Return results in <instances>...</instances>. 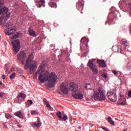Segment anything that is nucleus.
<instances>
[{"label": "nucleus", "instance_id": "f257e3e1", "mask_svg": "<svg viewBox=\"0 0 131 131\" xmlns=\"http://www.w3.org/2000/svg\"><path fill=\"white\" fill-rule=\"evenodd\" d=\"M45 64L41 63L37 71L35 73L34 77L37 79V77H38V79L40 82L41 83H45L46 81H48L50 88H54L55 86V82L57 81L58 79V76L55 73H50L46 70H45Z\"/></svg>", "mask_w": 131, "mask_h": 131}, {"label": "nucleus", "instance_id": "f03ea898", "mask_svg": "<svg viewBox=\"0 0 131 131\" xmlns=\"http://www.w3.org/2000/svg\"><path fill=\"white\" fill-rule=\"evenodd\" d=\"M70 91L72 92L73 97L75 99L78 100H81L83 98V95L82 93L80 91H78V85L77 84H71V85Z\"/></svg>", "mask_w": 131, "mask_h": 131}, {"label": "nucleus", "instance_id": "7ed1b4c3", "mask_svg": "<svg viewBox=\"0 0 131 131\" xmlns=\"http://www.w3.org/2000/svg\"><path fill=\"white\" fill-rule=\"evenodd\" d=\"M33 54H31L29 55L28 59L26 60V64H25V69H28L30 68L31 71H34L36 69L37 67L36 64L33 63Z\"/></svg>", "mask_w": 131, "mask_h": 131}, {"label": "nucleus", "instance_id": "20e7f679", "mask_svg": "<svg viewBox=\"0 0 131 131\" xmlns=\"http://www.w3.org/2000/svg\"><path fill=\"white\" fill-rule=\"evenodd\" d=\"M75 84L74 82H71V83H62L60 85V92L64 95H67L69 93V90L70 91V88H71V84ZM69 89V90H68Z\"/></svg>", "mask_w": 131, "mask_h": 131}, {"label": "nucleus", "instance_id": "39448f33", "mask_svg": "<svg viewBox=\"0 0 131 131\" xmlns=\"http://www.w3.org/2000/svg\"><path fill=\"white\" fill-rule=\"evenodd\" d=\"M0 15L3 17H5L6 19H9L11 16V13L9 12V8L5 6L4 7H0Z\"/></svg>", "mask_w": 131, "mask_h": 131}, {"label": "nucleus", "instance_id": "423d86ee", "mask_svg": "<svg viewBox=\"0 0 131 131\" xmlns=\"http://www.w3.org/2000/svg\"><path fill=\"white\" fill-rule=\"evenodd\" d=\"M11 42L14 48V53H18V51L20 50V49H21V44L20 42V40H19L18 39H16L14 41H12Z\"/></svg>", "mask_w": 131, "mask_h": 131}, {"label": "nucleus", "instance_id": "0eeeda50", "mask_svg": "<svg viewBox=\"0 0 131 131\" xmlns=\"http://www.w3.org/2000/svg\"><path fill=\"white\" fill-rule=\"evenodd\" d=\"M17 59L19 60V62H21L23 65H25V60L26 59V58H27L26 54L23 51L20 52L19 54L17 55Z\"/></svg>", "mask_w": 131, "mask_h": 131}, {"label": "nucleus", "instance_id": "6e6552de", "mask_svg": "<svg viewBox=\"0 0 131 131\" xmlns=\"http://www.w3.org/2000/svg\"><path fill=\"white\" fill-rule=\"evenodd\" d=\"M7 20H8V19L6 18V16L1 15V17H0V25L3 28H8V27H10V25L6 23L7 22Z\"/></svg>", "mask_w": 131, "mask_h": 131}, {"label": "nucleus", "instance_id": "1a4fd4ad", "mask_svg": "<svg viewBox=\"0 0 131 131\" xmlns=\"http://www.w3.org/2000/svg\"><path fill=\"white\" fill-rule=\"evenodd\" d=\"M16 27L14 26L12 28H9L5 30V32L7 35H11L14 34V33L16 32Z\"/></svg>", "mask_w": 131, "mask_h": 131}, {"label": "nucleus", "instance_id": "9d476101", "mask_svg": "<svg viewBox=\"0 0 131 131\" xmlns=\"http://www.w3.org/2000/svg\"><path fill=\"white\" fill-rule=\"evenodd\" d=\"M98 92H99L100 94L98 100L99 101H104V100H106V96H105V94H104L103 89H102V88H99L98 89Z\"/></svg>", "mask_w": 131, "mask_h": 131}, {"label": "nucleus", "instance_id": "9b49d317", "mask_svg": "<svg viewBox=\"0 0 131 131\" xmlns=\"http://www.w3.org/2000/svg\"><path fill=\"white\" fill-rule=\"evenodd\" d=\"M127 0H121L119 2V6L120 8V9H124V8H126L127 6V4H128L127 2Z\"/></svg>", "mask_w": 131, "mask_h": 131}, {"label": "nucleus", "instance_id": "f8f14e48", "mask_svg": "<svg viewBox=\"0 0 131 131\" xmlns=\"http://www.w3.org/2000/svg\"><path fill=\"white\" fill-rule=\"evenodd\" d=\"M31 125L33 127H40L41 126V122H40V119L39 118H37V123H31Z\"/></svg>", "mask_w": 131, "mask_h": 131}, {"label": "nucleus", "instance_id": "ddd939ff", "mask_svg": "<svg viewBox=\"0 0 131 131\" xmlns=\"http://www.w3.org/2000/svg\"><path fill=\"white\" fill-rule=\"evenodd\" d=\"M20 98H21V99H26V95L22 93H19V94L17 96V98H16L17 103L18 104H21V100H20Z\"/></svg>", "mask_w": 131, "mask_h": 131}, {"label": "nucleus", "instance_id": "4468645a", "mask_svg": "<svg viewBox=\"0 0 131 131\" xmlns=\"http://www.w3.org/2000/svg\"><path fill=\"white\" fill-rule=\"evenodd\" d=\"M93 94H91V97H92V98H94V99H97V100H99L100 92H96L95 90H93Z\"/></svg>", "mask_w": 131, "mask_h": 131}, {"label": "nucleus", "instance_id": "2eb2a0df", "mask_svg": "<svg viewBox=\"0 0 131 131\" xmlns=\"http://www.w3.org/2000/svg\"><path fill=\"white\" fill-rule=\"evenodd\" d=\"M126 99L124 98H120L118 101V105H121L122 106H124L125 104H126V102H125Z\"/></svg>", "mask_w": 131, "mask_h": 131}, {"label": "nucleus", "instance_id": "dca6fc26", "mask_svg": "<svg viewBox=\"0 0 131 131\" xmlns=\"http://www.w3.org/2000/svg\"><path fill=\"white\" fill-rule=\"evenodd\" d=\"M90 40H89V38L83 37L81 39V42L85 46V47H88V42H89Z\"/></svg>", "mask_w": 131, "mask_h": 131}, {"label": "nucleus", "instance_id": "f3484780", "mask_svg": "<svg viewBox=\"0 0 131 131\" xmlns=\"http://www.w3.org/2000/svg\"><path fill=\"white\" fill-rule=\"evenodd\" d=\"M36 2L37 3V7H38V8L43 6L45 3V0H36Z\"/></svg>", "mask_w": 131, "mask_h": 131}, {"label": "nucleus", "instance_id": "a211bd4d", "mask_svg": "<svg viewBox=\"0 0 131 131\" xmlns=\"http://www.w3.org/2000/svg\"><path fill=\"white\" fill-rule=\"evenodd\" d=\"M29 33L31 36H35L36 35V34L35 33V32L31 29V28H29Z\"/></svg>", "mask_w": 131, "mask_h": 131}, {"label": "nucleus", "instance_id": "6ab92c4d", "mask_svg": "<svg viewBox=\"0 0 131 131\" xmlns=\"http://www.w3.org/2000/svg\"><path fill=\"white\" fill-rule=\"evenodd\" d=\"M109 100L112 102H116L117 100L116 94L115 93L113 96L110 97Z\"/></svg>", "mask_w": 131, "mask_h": 131}, {"label": "nucleus", "instance_id": "aec40b11", "mask_svg": "<svg viewBox=\"0 0 131 131\" xmlns=\"http://www.w3.org/2000/svg\"><path fill=\"white\" fill-rule=\"evenodd\" d=\"M14 115H15V116H17V117H19V118H22V117H23V114L20 111H17L15 112L14 113Z\"/></svg>", "mask_w": 131, "mask_h": 131}, {"label": "nucleus", "instance_id": "412c9836", "mask_svg": "<svg viewBox=\"0 0 131 131\" xmlns=\"http://www.w3.org/2000/svg\"><path fill=\"white\" fill-rule=\"evenodd\" d=\"M122 42L123 45H124L125 48H128L129 47V43L127 42V41L124 39L122 40Z\"/></svg>", "mask_w": 131, "mask_h": 131}, {"label": "nucleus", "instance_id": "4be33fe9", "mask_svg": "<svg viewBox=\"0 0 131 131\" xmlns=\"http://www.w3.org/2000/svg\"><path fill=\"white\" fill-rule=\"evenodd\" d=\"M92 70V72L94 74H98V69L97 68V66H94V67L91 69Z\"/></svg>", "mask_w": 131, "mask_h": 131}, {"label": "nucleus", "instance_id": "5701e85b", "mask_svg": "<svg viewBox=\"0 0 131 131\" xmlns=\"http://www.w3.org/2000/svg\"><path fill=\"white\" fill-rule=\"evenodd\" d=\"M115 94V93H114V91H108L107 93V96L108 99L111 98L112 96H113Z\"/></svg>", "mask_w": 131, "mask_h": 131}, {"label": "nucleus", "instance_id": "b1692460", "mask_svg": "<svg viewBox=\"0 0 131 131\" xmlns=\"http://www.w3.org/2000/svg\"><path fill=\"white\" fill-rule=\"evenodd\" d=\"M43 101H44V103H45V104H46L47 108H49L50 109V110H52V106H51L49 102H48V101H47V99H44Z\"/></svg>", "mask_w": 131, "mask_h": 131}, {"label": "nucleus", "instance_id": "393cba45", "mask_svg": "<svg viewBox=\"0 0 131 131\" xmlns=\"http://www.w3.org/2000/svg\"><path fill=\"white\" fill-rule=\"evenodd\" d=\"M4 69L6 73H8V74H10L11 73V71H10L9 68H8L7 64H6L5 65Z\"/></svg>", "mask_w": 131, "mask_h": 131}, {"label": "nucleus", "instance_id": "a878e982", "mask_svg": "<svg viewBox=\"0 0 131 131\" xmlns=\"http://www.w3.org/2000/svg\"><path fill=\"white\" fill-rule=\"evenodd\" d=\"M49 5L50 6V7H51V8H57V4L55 3L54 2H50L49 3Z\"/></svg>", "mask_w": 131, "mask_h": 131}, {"label": "nucleus", "instance_id": "bb28decb", "mask_svg": "<svg viewBox=\"0 0 131 131\" xmlns=\"http://www.w3.org/2000/svg\"><path fill=\"white\" fill-rule=\"evenodd\" d=\"M107 121L110 123V124H112V125H115V124H114V121L112 120V118L110 117L107 118Z\"/></svg>", "mask_w": 131, "mask_h": 131}, {"label": "nucleus", "instance_id": "cd10ccee", "mask_svg": "<svg viewBox=\"0 0 131 131\" xmlns=\"http://www.w3.org/2000/svg\"><path fill=\"white\" fill-rule=\"evenodd\" d=\"M20 37V33H16L11 38V40L18 38Z\"/></svg>", "mask_w": 131, "mask_h": 131}, {"label": "nucleus", "instance_id": "c85d7f7f", "mask_svg": "<svg viewBox=\"0 0 131 131\" xmlns=\"http://www.w3.org/2000/svg\"><path fill=\"white\" fill-rule=\"evenodd\" d=\"M88 66L92 69V68L95 67V65H94V63L91 61V60H90L88 62Z\"/></svg>", "mask_w": 131, "mask_h": 131}, {"label": "nucleus", "instance_id": "c756f323", "mask_svg": "<svg viewBox=\"0 0 131 131\" xmlns=\"http://www.w3.org/2000/svg\"><path fill=\"white\" fill-rule=\"evenodd\" d=\"M56 115H57V117H58L59 118V120H61V119H62V113H61V112L58 111L56 113Z\"/></svg>", "mask_w": 131, "mask_h": 131}, {"label": "nucleus", "instance_id": "7c9ffc66", "mask_svg": "<svg viewBox=\"0 0 131 131\" xmlns=\"http://www.w3.org/2000/svg\"><path fill=\"white\" fill-rule=\"evenodd\" d=\"M5 117L7 119H10V118H12V116H11V115H10L9 114L7 113L5 114Z\"/></svg>", "mask_w": 131, "mask_h": 131}, {"label": "nucleus", "instance_id": "2f4dec72", "mask_svg": "<svg viewBox=\"0 0 131 131\" xmlns=\"http://www.w3.org/2000/svg\"><path fill=\"white\" fill-rule=\"evenodd\" d=\"M68 119V117H67V115L63 116L62 119H61L62 121H66Z\"/></svg>", "mask_w": 131, "mask_h": 131}, {"label": "nucleus", "instance_id": "473e14b6", "mask_svg": "<svg viewBox=\"0 0 131 131\" xmlns=\"http://www.w3.org/2000/svg\"><path fill=\"white\" fill-rule=\"evenodd\" d=\"M99 67H101V68H104V67H106V64H105V61L103 62L100 65H99Z\"/></svg>", "mask_w": 131, "mask_h": 131}, {"label": "nucleus", "instance_id": "72a5a7b5", "mask_svg": "<svg viewBox=\"0 0 131 131\" xmlns=\"http://www.w3.org/2000/svg\"><path fill=\"white\" fill-rule=\"evenodd\" d=\"M15 75H16V73H13L10 76V79H14L15 78Z\"/></svg>", "mask_w": 131, "mask_h": 131}, {"label": "nucleus", "instance_id": "f704fd0d", "mask_svg": "<svg viewBox=\"0 0 131 131\" xmlns=\"http://www.w3.org/2000/svg\"><path fill=\"white\" fill-rule=\"evenodd\" d=\"M27 103V104H29V105H32L33 102H32V100H28Z\"/></svg>", "mask_w": 131, "mask_h": 131}, {"label": "nucleus", "instance_id": "c9c22d12", "mask_svg": "<svg viewBox=\"0 0 131 131\" xmlns=\"http://www.w3.org/2000/svg\"><path fill=\"white\" fill-rule=\"evenodd\" d=\"M118 52L119 53H122V51L121 46H120V47H119V48L118 49Z\"/></svg>", "mask_w": 131, "mask_h": 131}, {"label": "nucleus", "instance_id": "e433bc0d", "mask_svg": "<svg viewBox=\"0 0 131 131\" xmlns=\"http://www.w3.org/2000/svg\"><path fill=\"white\" fill-rule=\"evenodd\" d=\"M104 61V60H97V63H98L100 65Z\"/></svg>", "mask_w": 131, "mask_h": 131}, {"label": "nucleus", "instance_id": "4c0bfd02", "mask_svg": "<svg viewBox=\"0 0 131 131\" xmlns=\"http://www.w3.org/2000/svg\"><path fill=\"white\" fill-rule=\"evenodd\" d=\"M31 114H32V115H36V114H37V112L35 111H32Z\"/></svg>", "mask_w": 131, "mask_h": 131}, {"label": "nucleus", "instance_id": "58836bf2", "mask_svg": "<svg viewBox=\"0 0 131 131\" xmlns=\"http://www.w3.org/2000/svg\"><path fill=\"white\" fill-rule=\"evenodd\" d=\"M101 76L104 77V78H107V74L103 73Z\"/></svg>", "mask_w": 131, "mask_h": 131}, {"label": "nucleus", "instance_id": "ea45409f", "mask_svg": "<svg viewBox=\"0 0 131 131\" xmlns=\"http://www.w3.org/2000/svg\"><path fill=\"white\" fill-rule=\"evenodd\" d=\"M128 97H129V98H131V90H129L128 92Z\"/></svg>", "mask_w": 131, "mask_h": 131}, {"label": "nucleus", "instance_id": "a19ab883", "mask_svg": "<svg viewBox=\"0 0 131 131\" xmlns=\"http://www.w3.org/2000/svg\"><path fill=\"white\" fill-rule=\"evenodd\" d=\"M113 73H114V75H118V73H117V71L114 70L113 71Z\"/></svg>", "mask_w": 131, "mask_h": 131}, {"label": "nucleus", "instance_id": "79ce46f5", "mask_svg": "<svg viewBox=\"0 0 131 131\" xmlns=\"http://www.w3.org/2000/svg\"><path fill=\"white\" fill-rule=\"evenodd\" d=\"M2 5H4V0H0V8Z\"/></svg>", "mask_w": 131, "mask_h": 131}, {"label": "nucleus", "instance_id": "37998d69", "mask_svg": "<svg viewBox=\"0 0 131 131\" xmlns=\"http://www.w3.org/2000/svg\"><path fill=\"white\" fill-rule=\"evenodd\" d=\"M102 129H103V130H105V131H108V128H107V127H101Z\"/></svg>", "mask_w": 131, "mask_h": 131}, {"label": "nucleus", "instance_id": "c03bdc74", "mask_svg": "<svg viewBox=\"0 0 131 131\" xmlns=\"http://www.w3.org/2000/svg\"><path fill=\"white\" fill-rule=\"evenodd\" d=\"M3 97H4V93H0V98H3Z\"/></svg>", "mask_w": 131, "mask_h": 131}, {"label": "nucleus", "instance_id": "a18cd8bd", "mask_svg": "<svg viewBox=\"0 0 131 131\" xmlns=\"http://www.w3.org/2000/svg\"><path fill=\"white\" fill-rule=\"evenodd\" d=\"M2 79H6V76L4 75H3L2 76Z\"/></svg>", "mask_w": 131, "mask_h": 131}, {"label": "nucleus", "instance_id": "49530a36", "mask_svg": "<svg viewBox=\"0 0 131 131\" xmlns=\"http://www.w3.org/2000/svg\"><path fill=\"white\" fill-rule=\"evenodd\" d=\"M10 73L11 72H13V71H14V69H13V68H11L10 70Z\"/></svg>", "mask_w": 131, "mask_h": 131}, {"label": "nucleus", "instance_id": "de8ad7c7", "mask_svg": "<svg viewBox=\"0 0 131 131\" xmlns=\"http://www.w3.org/2000/svg\"><path fill=\"white\" fill-rule=\"evenodd\" d=\"M17 70H18V71H19V72H21V73L23 72V71H22L21 69H19V68H17Z\"/></svg>", "mask_w": 131, "mask_h": 131}, {"label": "nucleus", "instance_id": "09e8293b", "mask_svg": "<svg viewBox=\"0 0 131 131\" xmlns=\"http://www.w3.org/2000/svg\"><path fill=\"white\" fill-rule=\"evenodd\" d=\"M78 5H79V6H82V4H81L80 2L78 3Z\"/></svg>", "mask_w": 131, "mask_h": 131}, {"label": "nucleus", "instance_id": "8fccbe9b", "mask_svg": "<svg viewBox=\"0 0 131 131\" xmlns=\"http://www.w3.org/2000/svg\"><path fill=\"white\" fill-rule=\"evenodd\" d=\"M1 84H3V82L0 81V85H1Z\"/></svg>", "mask_w": 131, "mask_h": 131}, {"label": "nucleus", "instance_id": "3c124183", "mask_svg": "<svg viewBox=\"0 0 131 131\" xmlns=\"http://www.w3.org/2000/svg\"><path fill=\"white\" fill-rule=\"evenodd\" d=\"M17 126H18V127H21V126L19 125H17Z\"/></svg>", "mask_w": 131, "mask_h": 131}, {"label": "nucleus", "instance_id": "603ef678", "mask_svg": "<svg viewBox=\"0 0 131 131\" xmlns=\"http://www.w3.org/2000/svg\"><path fill=\"white\" fill-rule=\"evenodd\" d=\"M78 128H79V129H81V126H79Z\"/></svg>", "mask_w": 131, "mask_h": 131}, {"label": "nucleus", "instance_id": "864d4df0", "mask_svg": "<svg viewBox=\"0 0 131 131\" xmlns=\"http://www.w3.org/2000/svg\"><path fill=\"white\" fill-rule=\"evenodd\" d=\"M115 120H118V119L115 118Z\"/></svg>", "mask_w": 131, "mask_h": 131}, {"label": "nucleus", "instance_id": "5fc2aeb1", "mask_svg": "<svg viewBox=\"0 0 131 131\" xmlns=\"http://www.w3.org/2000/svg\"><path fill=\"white\" fill-rule=\"evenodd\" d=\"M90 83H88V85H90Z\"/></svg>", "mask_w": 131, "mask_h": 131}]
</instances>
